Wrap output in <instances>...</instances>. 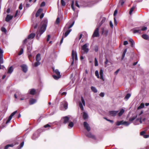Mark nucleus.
I'll return each mask as SVG.
<instances>
[{
	"instance_id": "obj_1",
	"label": "nucleus",
	"mask_w": 149,
	"mask_h": 149,
	"mask_svg": "<svg viewBox=\"0 0 149 149\" xmlns=\"http://www.w3.org/2000/svg\"><path fill=\"white\" fill-rule=\"evenodd\" d=\"M47 22V20L46 19L44 20L42 22V26L41 28L39 31V32L37 33V35L36 36V38L37 39H38L40 37L46 30Z\"/></svg>"
},
{
	"instance_id": "obj_2",
	"label": "nucleus",
	"mask_w": 149,
	"mask_h": 149,
	"mask_svg": "<svg viewBox=\"0 0 149 149\" xmlns=\"http://www.w3.org/2000/svg\"><path fill=\"white\" fill-rule=\"evenodd\" d=\"M147 29V27H140L134 28L132 30L134 33H137L139 34H141L142 31H145Z\"/></svg>"
},
{
	"instance_id": "obj_3",
	"label": "nucleus",
	"mask_w": 149,
	"mask_h": 149,
	"mask_svg": "<svg viewBox=\"0 0 149 149\" xmlns=\"http://www.w3.org/2000/svg\"><path fill=\"white\" fill-rule=\"evenodd\" d=\"M72 61L71 63V65H73L74 63V60L77 61L78 59L77 52L74 50H72Z\"/></svg>"
},
{
	"instance_id": "obj_4",
	"label": "nucleus",
	"mask_w": 149,
	"mask_h": 149,
	"mask_svg": "<svg viewBox=\"0 0 149 149\" xmlns=\"http://www.w3.org/2000/svg\"><path fill=\"white\" fill-rule=\"evenodd\" d=\"M101 24H100L98 27L97 28L95 29L92 35L93 37H99L100 36L99 33V27L101 26Z\"/></svg>"
},
{
	"instance_id": "obj_5",
	"label": "nucleus",
	"mask_w": 149,
	"mask_h": 149,
	"mask_svg": "<svg viewBox=\"0 0 149 149\" xmlns=\"http://www.w3.org/2000/svg\"><path fill=\"white\" fill-rule=\"evenodd\" d=\"M35 36V34L34 33H32L29 35L28 37L27 38L25 39L23 41V44H25L27 41L28 40L30 39H32Z\"/></svg>"
},
{
	"instance_id": "obj_6",
	"label": "nucleus",
	"mask_w": 149,
	"mask_h": 149,
	"mask_svg": "<svg viewBox=\"0 0 149 149\" xmlns=\"http://www.w3.org/2000/svg\"><path fill=\"white\" fill-rule=\"evenodd\" d=\"M88 45L89 44L86 43L82 47V49L86 53L88 52L89 50L87 48Z\"/></svg>"
},
{
	"instance_id": "obj_7",
	"label": "nucleus",
	"mask_w": 149,
	"mask_h": 149,
	"mask_svg": "<svg viewBox=\"0 0 149 149\" xmlns=\"http://www.w3.org/2000/svg\"><path fill=\"white\" fill-rule=\"evenodd\" d=\"M81 101L82 102H79V107H80L81 109L82 110H83L84 107H83V106L82 103V104H83L85 106V102L84 101V98H83V97H81Z\"/></svg>"
},
{
	"instance_id": "obj_8",
	"label": "nucleus",
	"mask_w": 149,
	"mask_h": 149,
	"mask_svg": "<svg viewBox=\"0 0 149 149\" xmlns=\"http://www.w3.org/2000/svg\"><path fill=\"white\" fill-rule=\"evenodd\" d=\"M118 111H109V114L111 116H114L118 113Z\"/></svg>"
},
{
	"instance_id": "obj_9",
	"label": "nucleus",
	"mask_w": 149,
	"mask_h": 149,
	"mask_svg": "<svg viewBox=\"0 0 149 149\" xmlns=\"http://www.w3.org/2000/svg\"><path fill=\"white\" fill-rule=\"evenodd\" d=\"M69 120V118L67 116L63 117L62 119V121L64 124H66L68 122Z\"/></svg>"
},
{
	"instance_id": "obj_10",
	"label": "nucleus",
	"mask_w": 149,
	"mask_h": 149,
	"mask_svg": "<svg viewBox=\"0 0 149 149\" xmlns=\"http://www.w3.org/2000/svg\"><path fill=\"white\" fill-rule=\"evenodd\" d=\"M142 123L141 118H137L134 121V124L135 125H138L140 123Z\"/></svg>"
},
{
	"instance_id": "obj_11",
	"label": "nucleus",
	"mask_w": 149,
	"mask_h": 149,
	"mask_svg": "<svg viewBox=\"0 0 149 149\" xmlns=\"http://www.w3.org/2000/svg\"><path fill=\"white\" fill-rule=\"evenodd\" d=\"M84 127L88 131H89L91 130V128L89 125L86 122H84Z\"/></svg>"
},
{
	"instance_id": "obj_12",
	"label": "nucleus",
	"mask_w": 149,
	"mask_h": 149,
	"mask_svg": "<svg viewBox=\"0 0 149 149\" xmlns=\"http://www.w3.org/2000/svg\"><path fill=\"white\" fill-rule=\"evenodd\" d=\"M21 67L22 68L23 71L24 72H26L28 70L27 66L26 65L23 64L21 65Z\"/></svg>"
},
{
	"instance_id": "obj_13",
	"label": "nucleus",
	"mask_w": 149,
	"mask_h": 149,
	"mask_svg": "<svg viewBox=\"0 0 149 149\" xmlns=\"http://www.w3.org/2000/svg\"><path fill=\"white\" fill-rule=\"evenodd\" d=\"M13 17V16L9 14L7 15L6 18V21L7 22H9L10 20L12 19Z\"/></svg>"
},
{
	"instance_id": "obj_14",
	"label": "nucleus",
	"mask_w": 149,
	"mask_h": 149,
	"mask_svg": "<svg viewBox=\"0 0 149 149\" xmlns=\"http://www.w3.org/2000/svg\"><path fill=\"white\" fill-rule=\"evenodd\" d=\"M85 135L88 137L94 139H95V136L94 135L92 134H91L90 132L86 133Z\"/></svg>"
},
{
	"instance_id": "obj_15",
	"label": "nucleus",
	"mask_w": 149,
	"mask_h": 149,
	"mask_svg": "<svg viewBox=\"0 0 149 149\" xmlns=\"http://www.w3.org/2000/svg\"><path fill=\"white\" fill-rule=\"evenodd\" d=\"M24 44L23 43V45L21 47V49L18 53V55H20L22 54L23 52L24 51V47L25 46Z\"/></svg>"
},
{
	"instance_id": "obj_16",
	"label": "nucleus",
	"mask_w": 149,
	"mask_h": 149,
	"mask_svg": "<svg viewBox=\"0 0 149 149\" xmlns=\"http://www.w3.org/2000/svg\"><path fill=\"white\" fill-rule=\"evenodd\" d=\"M100 79L103 81H104V80L103 76V71L102 69H101L100 70Z\"/></svg>"
},
{
	"instance_id": "obj_17",
	"label": "nucleus",
	"mask_w": 149,
	"mask_h": 149,
	"mask_svg": "<svg viewBox=\"0 0 149 149\" xmlns=\"http://www.w3.org/2000/svg\"><path fill=\"white\" fill-rule=\"evenodd\" d=\"M61 103L63 105L65 109H68V103L66 101H64L62 102Z\"/></svg>"
},
{
	"instance_id": "obj_18",
	"label": "nucleus",
	"mask_w": 149,
	"mask_h": 149,
	"mask_svg": "<svg viewBox=\"0 0 149 149\" xmlns=\"http://www.w3.org/2000/svg\"><path fill=\"white\" fill-rule=\"evenodd\" d=\"M68 30L65 33H63V34H64V36L65 37H66L69 34L70 32L72 31V29H68Z\"/></svg>"
},
{
	"instance_id": "obj_19",
	"label": "nucleus",
	"mask_w": 149,
	"mask_h": 149,
	"mask_svg": "<svg viewBox=\"0 0 149 149\" xmlns=\"http://www.w3.org/2000/svg\"><path fill=\"white\" fill-rule=\"evenodd\" d=\"M42 11V9L41 8L39 9L37 11L36 14V17H38L40 14V13Z\"/></svg>"
},
{
	"instance_id": "obj_20",
	"label": "nucleus",
	"mask_w": 149,
	"mask_h": 149,
	"mask_svg": "<svg viewBox=\"0 0 149 149\" xmlns=\"http://www.w3.org/2000/svg\"><path fill=\"white\" fill-rule=\"evenodd\" d=\"M36 102V100L34 99H31L29 100V104L30 105L33 104Z\"/></svg>"
},
{
	"instance_id": "obj_21",
	"label": "nucleus",
	"mask_w": 149,
	"mask_h": 149,
	"mask_svg": "<svg viewBox=\"0 0 149 149\" xmlns=\"http://www.w3.org/2000/svg\"><path fill=\"white\" fill-rule=\"evenodd\" d=\"M35 92L36 90L34 89H32L29 90V93L31 95H34L35 94Z\"/></svg>"
},
{
	"instance_id": "obj_22",
	"label": "nucleus",
	"mask_w": 149,
	"mask_h": 149,
	"mask_svg": "<svg viewBox=\"0 0 149 149\" xmlns=\"http://www.w3.org/2000/svg\"><path fill=\"white\" fill-rule=\"evenodd\" d=\"M36 60L37 61H39L41 60L40 55L39 54H38L36 56Z\"/></svg>"
},
{
	"instance_id": "obj_23",
	"label": "nucleus",
	"mask_w": 149,
	"mask_h": 149,
	"mask_svg": "<svg viewBox=\"0 0 149 149\" xmlns=\"http://www.w3.org/2000/svg\"><path fill=\"white\" fill-rule=\"evenodd\" d=\"M74 125V124L73 122H69V124L68 125V128H69L70 129L73 127Z\"/></svg>"
},
{
	"instance_id": "obj_24",
	"label": "nucleus",
	"mask_w": 149,
	"mask_h": 149,
	"mask_svg": "<svg viewBox=\"0 0 149 149\" xmlns=\"http://www.w3.org/2000/svg\"><path fill=\"white\" fill-rule=\"evenodd\" d=\"M39 135L38 134V132H36L33 134V135L32 137V138L33 139H35Z\"/></svg>"
},
{
	"instance_id": "obj_25",
	"label": "nucleus",
	"mask_w": 149,
	"mask_h": 149,
	"mask_svg": "<svg viewBox=\"0 0 149 149\" xmlns=\"http://www.w3.org/2000/svg\"><path fill=\"white\" fill-rule=\"evenodd\" d=\"M13 69L12 67L11 66L8 68L7 73H8L11 74L13 72Z\"/></svg>"
},
{
	"instance_id": "obj_26",
	"label": "nucleus",
	"mask_w": 149,
	"mask_h": 149,
	"mask_svg": "<svg viewBox=\"0 0 149 149\" xmlns=\"http://www.w3.org/2000/svg\"><path fill=\"white\" fill-rule=\"evenodd\" d=\"M53 71L57 75H61L60 72L58 69L54 70V69L53 68Z\"/></svg>"
},
{
	"instance_id": "obj_27",
	"label": "nucleus",
	"mask_w": 149,
	"mask_h": 149,
	"mask_svg": "<svg viewBox=\"0 0 149 149\" xmlns=\"http://www.w3.org/2000/svg\"><path fill=\"white\" fill-rule=\"evenodd\" d=\"M73 26L71 24L69 26H67V25H66L64 28V30L65 31H66L67 29H69Z\"/></svg>"
},
{
	"instance_id": "obj_28",
	"label": "nucleus",
	"mask_w": 149,
	"mask_h": 149,
	"mask_svg": "<svg viewBox=\"0 0 149 149\" xmlns=\"http://www.w3.org/2000/svg\"><path fill=\"white\" fill-rule=\"evenodd\" d=\"M3 63V54H0V63L1 64Z\"/></svg>"
},
{
	"instance_id": "obj_29",
	"label": "nucleus",
	"mask_w": 149,
	"mask_h": 149,
	"mask_svg": "<svg viewBox=\"0 0 149 149\" xmlns=\"http://www.w3.org/2000/svg\"><path fill=\"white\" fill-rule=\"evenodd\" d=\"M124 112V110L123 109H122L120 112L118 113V116H121Z\"/></svg>"
},
{
	"instance_id": "obj_30",
	"label": "nucleus",
	"mask_w": 149,
	"mask_h": 149,
	"mask_svg": "<svg viewBox=\"0 0 149 149\" xmlns=\"http://www.w3.org/2000/svg\"><path fill=\"white\" fill-rule=\"evenodd\" d=\"M143 38L145 40H148V36L146 34H143L142 36Z\"/></svg>"
},
{
	"instance_id": "obj_31",
	"label": "nucleus",
	"mask_w": 149,
	"mask_h": 149,
	"mask_svg": "<svg viewBox=\"0 0 149 149\" xmlns=\"http://www.w3.org/2000/svg\"><path fill=\"white\" fill-rule=\"evenodd\" d=\"M135 6H134L131 8L130 9V12H129V14L130 15L132 14V12L133 11V10H134V9H135Z\"/></svg>"
},
{
	"instance_id": "obj_32",
	"label": "nucleus",
	"mask_w": 149,
	"mask_h": 149,
	"mask_svg": "<svg viewBox=\"0 0 149 149\" xmlns=\"http://www.w3.org/2000/svg\"><path fill=\"white\" fill-rule=\"evenodd\" d=\"M131 96V94L130 93L127 94L125 97L124 99H126V100H128Z\"/></svg>"
},
{
	"instance_id": "obj_33",
	"label": "nucleus",
	"mask_w": 149,
	"mask_h": 149,
	"mask_svg": "<svg viewBox=\"0 0 149 149\" xmlns=\"http://www.w3.org/2000/svg\"><path fill=\"white\" fill-rule=\"evenodd\" d=\"M88 116L87 114L85 113V112H84L83 113V117L84 119H86L88 118Z\"/></svg>"
},
{
	"instance_id": "obj_34",
	"label": "nucleus",
	"mask_w": 149,
	"mask_h": 149,
	"mask_svg": "<svg viewBox=\"0 0 149 149\" xmlns=\"http://www.w3.org/2000/svg\"><path fill=\"white\" fill-rule=\"evenodd\" d=\"M61 77V75H53V77L55 79L57 80L59 78H60Z\"/></svg>"
},
{
	"instance_id": "obj_35",
	"label": "nucleus",
	"mask_w": 149,
	"mask_h": 149,
	"mask_svg": "<svg viewBox=\"0 0 149 149\" xmlns=\"http://www.w3.org/2000/svg\"><path fill=\"white\" fill-rule=\"evenodd\" d=\"M91 89L94 93H96L97 92V90L95 87L92 86Z\"/></svg>"
},
{
	"instance_id": "obj_36",
	"label": "nucleus",
	"mask_w": 149,
	"mask_h": 149,
	"mask_svg": "<svg viewBox=\"0 0 149 149\" xmlns=\"http://www.w3.org/2000/svg\"><path fill=\"white\" fill-rule=\"evenodd\" d=\"M144 107V104L143 103H141L140 105L138 107V109H140L143 108Z\"/></svg>"
},
{
	"instance_id": "obj_37",
	"label": "nucleus",
	"mask_w": 149,
	"mask_h": 149,
	"mask_svg": "<svg viewBox=\"0 0 149 149\" xmlns=\"http://www.w3.org/2000/svg\"><path fill=\"white\" fill-rule=\"evenodd\" d=\"M127 51V49H126L124 50V51L123 54L122 56V59H123L124 58L125 54Z\"/></svg>"
},
{
	"instance_id": "obj_38",
	"label": "nucleus",
	"mask_w": 149,
	"mask_h": 149,
	"mask_svg": "<svg viewBox=\"0 0 149 149\" xmlns=\"http://www.w3.org/2000/svg\"><path fill=\"white\" fill-rule=\"evenodd\" d=\"M13 144L7 145L4 148V149H8L9 147H13Z\"/></svg>"
},
{
	"instance_id": "obj_39",
	"label": "nucleus",
	"mask_w": 149,
	"mask_h": 149,
	"mask_svg": "<svg viewBox=\"0 0 149 149\" xmlns=\"http://www.w3.org/2000/svg\"><path fill=\"white\" fill-rule=\"evenodd\" d=\"M130 123L128 122H126V121H123V125H125V126H128L129 125H130Z\"/></svg>"
},
{
	"instance_id": "obj_40",
	"label": "nucleus",
	"mask_w": 149,
	"mask_h": 149,
	"mask_svg": "<svg viewBox=\"0 0 149 149\" xmlns=\"http://www.w3.org/2000/svg\"><path fill=\"white\" fill-rule=\"evenodd\" d=\"M17 111H14V112H13L9 116V117H10V118H12V117L14 115L17 113Z\"/></svg>"
},
{
	"instance_id": "obj_41",
	"label": "nucleus",
	"mask_w": 149,
	"mask_h": 149,
	"mask_svg": "<svg viewBox=\"0 0 149 149\" xmlns=\"http://www.w3.org/2000/svg\"><path fill=\"white\" fill-rule=\"evenodd\" d=\"M61 4L62 6H65L66 3L64 0H61Z\"/></svg>"
},
{
	"instance_id": "obj_42",
	"label": "nucleus",
	"mask_w": 149,
	"mask_h": 149,
	"mask_svg": "<svg viewBox=\"0 0 149 149\" xmlns=\"http://www.w3.org/2000/svg\"><path fill=\"white\" fill-rule=\"evenodd\" d=\"M31 50V46L30 45L27 47V51L28 52H30Z\"/></svg>"
},
{
	"instance_id": "obj_43",
	"label": "nucleus",
	"mask_w": 149,
	"mask_h": 149,
	"mask_svg": "<svg viewBox=\"0 0 149 149\" xmlns=\"http://www.w3.org/2000/svg\"><path fill=\"white\" fill-rule=\"evenodd\" d=\"M136 117H137V116L131 117V118H130L129 121H133V120H134L136 118Z\"/></svg>"
},
{
	"instance_id": "obj_44",
	"label": "nucleus",
	"mask_w": 149,
	"mask_h": 149,
	"mask_svg": "<svg viewBox=\"0 0 149 149\" xmlns=\"http://www.w3.org/2000/svg\"><path fill=\"white\" fill-rule=\"evenodd\" d=\"M40 63L39 61H37V62H36L34 63V66L35 67H37L38 65H40Z\"/></svg>"
},
{
	"instance_id": "obj_45",
	"label": "nucleus",
	"mask_w": 149,
	"mask_h": 149,
	"mask_svg": "<svg viewBox=\"0 0 149 149\" xmlns=\"http://www.w3.org/2000/svg\"><path fill=\"white\" fill-rule=\"evenodd\" d=\"M95 76L97 77L98 78H99L100 77L99 76L98 72L97 70H96L95 71Z\"/></svg>"
},
{
	"instance_id": "obj_46",
	"label": "nucleus",
	"mask_w": 149,
	"mask_h": 149,
	"mask_svg": "<svg viewBox=\"0 0 149 149\" xmlns=\"http://www.w3.org/2000/svg\"><path fill=\"white\" fill-rule=\"evenodd\" d=\"M98 65V61L96 58H95V65L96 66H97Z\"/></svg>"
},
{
	"instance_id": "obj_47",
	"label": "nucleus",
	"mask_w": 149,
	"mask_h": 149,
	"mask_svg": "<svg viewBox=\"0 0 149 149\" xmlns=\"http://www.w3.org/2000/svg\"><path fill=\"white\" fill-rule=\"evenodd\" d=\"M122 124H123V121L118 122L116 123V125H120Z\"/></svg>"
},
{
	"instance_id": "obj_48",
	"label": "nucleus",
	"mask_w": 149,
	"mask_h": 149,
	"mask_svg": "<svg viewBox=\"0 0 149 149\" xmlns=\"http://www.w3.org/2000/svg\"><path fill=\"white\" fill-rule=\"evenodd\" d=\"M124 3V0H120L119 4H120L121 6L123 5Z\"/></svg>"
},
{
	"instance_id": "obj_49",
	"label": "nucleus",
	"mask_w": 149,
	"mask_h": 149,
	"mask_svg": "<svg viewBox=\"0 0 149 149\" xmlns=\"http://www.w3.org/2000/svg\"><path fill=\"white\" fill-rule=\"evenodd\" d=\"M1 30L2 32H4L5 33L7 31L6 29L4 27H2L1 29Z\"/></svg>"
},
{
	"instance_id": "obj_50",
	"label": "nucleus",
	"mask_w": 149,
	"mask_h": 149,
	"mask_svg": "<svg viewBox=\"0 0 149 149\" xmlns=\"http://www.w3.org/2000/svg\"><path fill=\"white\" fill-rule=\"evenodd\" d=\"M108 60L107 58H106V61L104 62V64L105 65V67H107V66L108 65H107V64L108 63Z\"/></svg>"
},
{
	"instance_id": "obj_51",
	"label": "nucleus",
	"mask_w": 149,
	"mask_h": 149,
	"mask_svg": "<svg viewBox=\"0 0 149 149\" xmlns=\"http://www.w3.org/2000/svg\"><path fill=\"white\" fill-rule=\"evenodd\" d=\"M60 22V20L59 17H58L56 20V23L57 24H58Z\"/></svg>"
},
{
	"instance_id": "obj_52",
	"label": "nucleus",
	"mask_w": 149,
	"mask_h": 149,
	"mask_svg": "<svg viewBox=\"0 0 149 149\" xmlns=\"http://www.w3.org/2000/svg\"><path fill=\"white\" fill-rule=\"evenodd\" d=\"M11 118L9 117L8 120H7L6 122V124H7L11 120Z\"/></svg>"
},
{
	"instance_id": "obj_53",
	"label": "nucleus",
	"mask_w": 149,
	"mask_h": 149,
	"mask_svg": "<svg viewBox=\"0 0 149 149\" xmlns=\"http://www.w3.org/2000/svg\"><path fill=\"white\" fill-rule=\"evenodd\" d=\"M45 3L44 2H42L41 5H40V6L41 7H43V6H45Z\"/></svg>"
},
{
	"instance_id": "obj_54",
	"label": "nucleus",
	"mask_w": 149,
	"mask_h": 149,
	"mask_svg": "<svg viewBox=\"0 0 149 149\" xmlns=\"http://www.w3.org/2000/svg\"><path fill=\"white\" fill-rule=\"evenodd\" d=\"M50 38V35H48L47 36V42H48Z\"/></svg>"
},
{
	"instance_id": "obj_55",
	"label": "nucleus",
	"mask_w": 149,
	"mask_h": 149,
	"mask_svg": "<svg viewBox=\"0 0 149 149\" xmlns=\"http://www.w3.org/2000/svg\"><path fill=\"white\" fill-rule=\"evenodd\" d=\"M75 5L78 8H79V6L78 3V2L77 1H76L75 2Z\"/></svg>"
},
{
	"instance_id": "obj_56",
	"label": "nucleus",
	"mask_w": 149,
	"mask_h": 149,
	"mask_svg": "<svg viewBox=\"0 0 149 149\" xmlns=\"http://www.w3.org/2000/svg\"><path fill=\"white\" fill-rule=\"evenodd\" d=\"M24 145V142H22L20 145V148L23 147Z\"/></svg>"
},
{
	"instance_id": "obj_57",
	"label": "nucleus",
	"mask_w": 149,
	"mask_h": 149,
	"mask_svg": "<svg viewBox=\"0 0 149 149\" xmlns=\"http://www.w3.org/2000/svg\"><path fill=\"white\" fill-rule=\"evenodd\" d=\"M17 93L19 97H22V95L21 94V93L19 91L17 92Z\"/></svg>"
},
{
	"instance_id": "obj_58",
	"label": "nucleus",
	"mask_w": 149,
	"mask_h": 149,
	"mask_svg": "<svg viewBox=\"0 0 149 149\" xmlns=\"http://www.w3.org/2000/svg\"><path fill=\"white\" fill-rule=\"evenodd\" d=\"M118 12L117 10H116L114 13L113 15L115 16L116 15V14H117Z\"/></svg>"
},
{
	"instance_id": "obj_59",
	"label": "nucleus",
	"mask_w": 149,
	"mask_h": 149,
	"mask_svg": "<svg viewBox=\"0 0 149 149\" xmlns=\"http://www.w3.org/2000/svg\"><path fill=\"white\" fill-rule=\"evenodd\" d=\"M100 96L102 97H103L104 96V93H101L100 94Z\"/></svg>"
},
{
	"instance_id": "obj_60",
	"label": "nucleus",
	"mask_w": 149,
	"mask_h": 149,
	"mask_svg": "<svg viewBox=\"0 0 149 149\" xmlns=\"http://www.w3.org/2000/svg\"><path fill=\"white\" fill-rule=\"evenodd\" d=\"M149 137V135H145L143 136V137L145 138H147Z\"/></svg>"
},
{
	"instance_id": "obj_61",
	"label": "nucleus",
	"mask_w": 149,
	"mask_h": 149,
	"mask_svg": "<svg viewBox=\"0 0 149 149\" xmlns=\"http://www.w3.org/2000/svg\"><path fill=\"white\" fill-rule=\"evenodd\" d=\"M145 132L144 131H142L141 132V133H140V135L141 136H144V134H145Z\"/></svg>"
},
{
	"instance_id": "obj_62",
	"label": "nucleus",
	"mask_w": 149,
	"mask_h": 149,
	"mask_svg": "<svg viewBox=\"0 0 149 149\" xmlns=\"http://www.w3.org/2000/svg\"><path fill=\"white\" fill-rule=\"evenodd\" d=\"M19 8L20 10H21L22 9V3H21L20 4L19 6Z\"/></svg>"
},
{
	"instance_id": "obj_63",
	"label": "nucleus",
	"mask_w": 149,
	"mask_h": 149,
	"mask_svg": "<svg viewBox=\"0 0 149 149\" xmlns=\"http://www.w3.org/2000/svg\"><path fill=\"white\" fill-rule=\"evenodd\" d=\"M128 42L127 41H125L124 42L123 44L124 45H126L128 44Z\"/></svg>"
},
{
	"instance_id": "obj_64",
	"label": "nucleus",
	"mask_w": 149,
	"mask_h": 149,
	"mask_svg": "<svg viewBox=\"0 0 149 149\" xmlns=\"http://www.w3.org/2000/svg\"><path fill=\"white\" fill-rule=\"evenodd\" d=\"M18 10H16V11L15 14V15L14 16V17H16L17 16V15L18 14Z\"/></svg>"
}]
</instances>
